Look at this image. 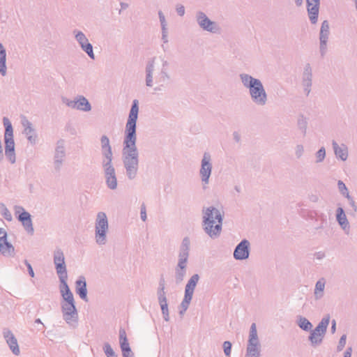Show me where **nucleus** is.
Masks as SVG:
<instances>
[{
	"label": "nucleus",
	"instance_id": "obj_1",
	"mask_svg": "<svg viewBox=\"0 0 357 357\" xmlns=\"http://www.w3.org/2000/svg\"><path fill=\"white\" fill-rule=\"evenodd\" d=\"M139 113V102L132 101L126 124L122 149V162L126 169V175L129 180L137 177L139 169V151L137 142V121Z\"/></svg>",
	"mask_w": 357,
	"mask_h": 357
},
{
	"label": "nucleus",
	"instance_id": "obj_2",
	"mask_svg": "<svg viewBox=\"0 0 357 357\" xmlns=\"http://www.w3.org/2000/svg\"><path fill=\"white\" fill-rule=\"evenodd\" d=\"M239 78L243 86L248 89L252 101L258 106H264L268 96L261 81L247 73H241Z\"/></svg>",
	"mask_w": 357,
	"mask_h": 357
},
{
	"label": "nucleus",
	"instance_id": "obj_3",
	"mask_svg": "<svg viewBox=\"0 0 357 357\" xmlns=\"http://www.w3.org/2000/svg\"><path fill=\"white\" fill-rule=\"evenodd\" d=\"M223 214L214 206H209L203 210V229L211 238H218L221 233Z\"/></svg>",
	"mask_w": 357,
	"mask_h": 357
},
{
	"label": "nucleus",
	"instance_id": "obj_4",
	"mask_svg": "<svg viewBox=\"0 0 357 357\" xmlns=\"http://www.w3.org/2000/svg\"><path fill=\"white\" fill-rule=\"evenodd\" d=\"M3 123L5 128V155L11 164H14L16 162V155L15 151L13 126L7 117H3Z\"/></svg>",
	"mask_w": 357,
	"mask_h": 357
},
{
	"label": "nucleus",
	"instance_id": "obj_5",
	"mask_svg": "<svg viewBox=\"0 0 357 357\" xmlns=\"http://www.w3.org/2000/svg\"><path fill=\"white\" fill-rule=\"evenodd\" d=\"M61 308L65 321L71 326H75L78 321V312L74 297L63 299Z\"/></svg>",
	"mask_w": 357,
	"mask_h": 357
},
{
	"label": "nucleus",
	"instance_id": "obj_6",
	"mask_svg": "<svg viewBox=\"0 0 357 357\" xmlns=\"http://www.w3.org/2000/svg\"><path fill=\"white\" fill-rule=\"evenodd\" d=\"M108 229V220L105 213H98L95 222V239L98 245H103L106 243Z\"/></svg>",
	"mask_w": 357,
	"mask_h": 357
},
{
	"label": "nucleus",
	"instance_id": "obj_7",
	"mask_svg": "<svg viewBox=\"0 0 357 357\" xmlns=\"http://www.w3.org/2000/svg\"><path fill=\"white\" fill-rule=\"evenodd\" d=\"M261 344L255 323L251 324L245 357H260Z\"/></svg>",
	"mask_w": 357,
	"mask_h": 357
},
{
	"label": "nucleus",
	"instance_id": "obj_8",
	"mask_svg": "<svg viewBox=\"0 0 357 357\" xmlns=\"http://www.w3.org/2000/svg\"><path fill=\"white\" fill-rule=\"evenodd\" d=\"M330 322V315L324 317L314 330L310 331L308 340L312 347L320 345L324 340Z\"/></svg>",
	"mask_w": 357,
	"mask_h": 357
},
{
	"label": "nucleus",
	"instance_id": "obj_9",
	"mask_svg": "<svg viewBox=\"0 0 357 357\" xmlns=\"http://www.w3.org/2000/svg\"><path fill=\"white\" fill-rule=\"evenodd\" d=\"M113 160L101 162L103 169V174L107 187L110 190H116L118 186L116 170L114 167Z\"/></svg>",
	"mask_w": 357,
	"mask_h": 357
},
{
	"label": "nucleus",
	"instance_id": "obj_10",
	"mask_svg": "<svg viewBox=\"0 0 357 357\" xmlns=\"http://www.w3.org/2000/svg\"><path fill=\"white\" fill-rule=\"evenodd\" d=\"M196 21L201 29L210 33H216L220 31L218 24L211 20L202 11H197L195 15Z\"/></svg>",
	"mask_w": 357,
	"mask_h": 357
},
{
	"label": "nucleus",
	"instance_id": "obj_11",
	"mask_svg": "<svg viewBox=\"0 0 357 357\" xmlns=\"http://www.w3.org/2000/svg\"><path fill=\"white\" fill-rule=\"evenodd\" d=\"M66 156L65 142L63 139H59L56 142L53 158L54 169L56 172L61 171Z\"/></svg>",
	"mask_w": 357,
	"mask_h": 357
},
{
	"label": "nucleus",
	"instance_id": "obj_12",
	"mask_svg": "<svg viewBox=\"0 0 357 357\" xmlns=\"http://www.w3.org/2000/svg\"><path fill=\"white\" fill-rule=\"evenodd\" d=\"M62 102L72 109H76L83 112H89L91 109L90 102L83 96H77L73 100L68 99L67 98H62Z\"/></svg>",
	"mask_w": 357,
	"mask_h": 357
},
{
	"label": "nucleus",
	"instance_id": "obj_13",
	"mask_svg": "<svg viewBox=\"0 0 357 357\" xmlns=\"http://www.w3.org/2000/svg\"><path fill=\"white\" fill-rule=\"evenodd\" d=\"M211 156L208 152H205L201 161L199 175L204 184H208L212 172Z\"/></svg>",
	"mask_w": 357,
	"mask_h": 357
},
{
	"label": "nucleus",
	"instance_id": "obj_14",
	"mask_svg": "<svg viewBox=\"0 0 357 357\" xmlns=\"http://www.w3.org/2000/svg\"><path fill=\"white\" fill-rule=\"evenodd\" d=\"M15 215L17 220L22 223L24 229L31 234H33L34 229L31 220V214L26 211L21 206H15Z\"/></svg>",
	"mask_w": 357,
	"mask_h": 357
},
{
	"label": "nucleus",
	"instance_id": "obj_15",
	"mask_svg": "<svg viewBox=\"0 0 357 357\" xmlns=\"http://www.w3.org/2000/svg\"><path fill=\"white\" fill-rule=\"evenodd\" d=\"M0 254L6 257H13L15 255L14 246L8 241V234L3 228L0 227Z\"/></svg>",
	"mask_w": 357,
	"mask_h": 357
},
{
	"label": "nucleus",
	"instance_id": "obj_16",
	"mask_svg": "<svg viewBox=\"0 0 357 357\" xmlns=\"http://www.w3.org/2000/svg\"><path fill=\"white\" fill-rule=\"evenodd\" d=\"M73 34L82 50L87 54L89 58L94 60L95 54L93 53V45L89 42L85 34L82 31L77 29L73 31Z\"/></svg>",
	"mask_w": 357,
	"mask_h": 357
},
{
	"label": "nucleus",
	"instance_id": "obj_17",
	"mask_svg": "<svg viewBox=\"0 0 357 357\" xmlns=\"http://www.w3.org/2000/svg\"><path fill=\"white\" fill-rule=\"evenodd\" d=\"M330 35V26L327 20H324L321 26L319 32V52L321 57L327 52V43Z\"/></svg>",
	"mask_w": 357,
	"mask_h": 357
},
{
	"label": "nucleus",
	"instance_id": "obj_18",
	"mask_svg": "<svg viewBox=\"0 0 357 357\" xmlns=\"http://www.w3.org/2000/svg\"><path fill=\"white\" fill-rule=\"evenodd\" d=\"M53 261L57 275L68 273L64 254L61 248H56L54 251Z\"/></svg>",
	"mask_w": 357,
	"mask_h": 357
},
{
	"label": "nucleus",
	"instance_id": "obj_19",
	"mask_svg": "<svg viewBox=\"0 0 357 357\" xmlns=\"http://www.w3.org/2000/svg\"><path fill=\"white\" fill-rule=\"evenodd\" d=\"M312 69L310 63H306L301 76V83L305 94L308 96L312 86Z\"/></svg>",
	"mask_w": 357,
	"mask_h": 357
},
{
	"label": "nucleus",
	"instance_id": "obj_20",
	"mask_svg": "<svg viewBox=\"0 0 357 357\" xmlns=\"http://www.w3.org/2000/svg\"><path fill=\"white\" fill-rule=\"evenodd\" d=\"M250 246L249 241L242 240L234 249V258L236 260L247 259L250 255Z\"/></svg>",
	"mask_w": 357,
	"mask_h": 357
},
{
	"label": "nucleus",
	"instance_id": "obj_21",
	"mask_svg": "<svg viewBox=\"0 0 357 357\" xmlns=\"http://www.w3.org/2000/svg\"><path fill=\"white\" fill-rule=\"evenodd\" d=\"M100 149L102 153V162L113 160V152L109 137L103 135L100 137Z\"/></svg>",
	"mask_w": 357,
	"mask_h": 357
},
{
	"label": "nucleus",
	"instance_id": "obj_22",
	"mask_svg": "<svg viewBox=\"0 0 357 357\" xmlns=\"http://www.w3.org/2000/svg\"><path fill=\"white\" fill-rule=\"evenodd\" d=\"M21 123L24 128L23 134L26 135L28 142L31 145H35L38 135L32 126V123L25 116L22 118Z\"/></svg>",
	"mask_w": 357,
	"mask_h": 357
},
{
	"label": "nucleus",
	"instance_id": "obj_23",
	"mask_svg": "<svg viewBox=\"0 0 357 357\" xmlns=\"http://www.w3.org/2000/svg\"><path fill=\"white\" fill-rule=\"evenodd\" d=\"M3 335L13 354L15 356H19L20 354V350L19 348L17 340L13 332L8 328H4L3 330Z\"/></svg>",
	"mask_w": 357,
	"mask_h": 357
},
{
	"label": "nucleus",
	"instance_id": "obj_24",
	"mask_svg": "<svg viewBox=\"0 0 357 357\" xmlns=\"http://www.w3.org/2000/svg\"><path fill=\"white\" fill-rule=\"evenodd\" d=\"M307 10L312 24L317 22L320 0H306Z\"/></svg>",
	"mask_w": 357,
	"mask_h": 357
},
{
	"label": "nucleus",
	"instance_id": "obj_25",
	"mask_svg": "<svg viewBox=\"0 0 357 357\" xmlns=\"http://www.w3.org/2000/svg\"><path fill=\"white\" fill-rule=\"evenodd\" d=\"M190 250V238L185 236L183 238L180 245L178 255V261H187L188 260Z\"/></svg>",
	"mask_w": 357,
	"mask_h": 357
},
{
	"label": "nucleus",
	"instance_id": "obj_26",
	"mask_svg": "<svg viewBox=\"0 0 357 357\" xmlns=\"http://www.w3.org/2000/svg\"><path fill=\"white\" fill-rule=\"evenodd\" d=\"M59 279L60 285L59 290L63 299L69 298L74 297L73 294L70 289V287L67 283L68 273L58 275Z\"/></svg>",
	"mask_w": 357,
	"mask_h": 357
},
{
	"label": "nucleus",
	"instance_id": "obj_27",
	"mask_svg": "<svg viewBox=\"0 0 357 357\" xmlns=\"http://www.w3.org/2000/svg\"><path fill=\"white\" fill-rule=\"evenodd\" d=\"M75 291L82 300L84 301H88L86 282L84 276L81 275L76 280Z\"/></svg>",
	"mask_w": 357,
	"mask_h": 357
},
{
	"label": "nucleus",
	"instance_id": "obj_28",
	"mask_svg": "<svg viewBox=\"0 0 357 357\" xmlns=\"http://www.w3.org/2000/svg\"><path fill=\"white\" fill-rule=\"evenodd\" d=\"M336 220L338 222L340 227L348 234L350 229L349 222L346 216L345 212L342 207H338L336 209Z\"/></svg>",
	"mask_w": 357,
	"mask_h": 357
},
{
	"label": "nucleus",
	"instance_id": "obj_29",
	"mask_svg": "<svg viewBox=\"0 0 357 357\" xmlns=\"http://www.w3.org/2000/svg\"><path fill=\"white\" fill-rule=\"evenodd\" d=\"M332 146L336 158L342 161L347 160L349 155L348 148L344 144L339 145L336 141H332Z\"/></svg>",
	"mask_w": 357,
	"mask_h": 357
},
{
	"label": "nucleus",
	"instance_id": "obj_30",
	"mask_svg": "<svg viewBox=\"0 0 357 357\" xmlns=\"http://www.w3.org/2000/svg\"><path fill=\"white\" fill-rule=\"evenodd\" d=\"M155 58L150 59L146 65L145 73H146V85L149 87H151L153 85V74L155 70Z\"/></svg>",
	"mask_w": 357,
	"mask_h": 357
},
{
	"label": "nucleus",
	"instance_id": "obj_31",
	"mask_svg": "<svg viewBox=\"0 0 357 357\" xmlns=\"http://www.w3.org/2000/svg\"><path fill=\"white\" fill-rule=\"evenodd\" d=\"M187 261H178V264L175 268V279L176 283L181 282L186 274Z\"/></svg>",
	"mask_w": 357,
	"mask_h": 357
},
{
	"label": "nucleus",
	"instance_id": "obj_32",
	"mask_svg": "<svg viewBox=\"0 0 357 357\" xmlns=\"http://www.w3.org/2000/svg\"><path fill=\"white\" fill-rule=\"evenodd\" d=\"M199 280V275L198 274H194L188 281L185 287V295L190 296L192 297L195 289Z\"/></svg>",
	"mask_w": 357,
	"mask_h": 357
},
{
	"label": "nucleus",
	"instance_id": "obj_33",
	"mask_svg": "<svg viewBox=\"0 0 357 357\" xmlns=\"http://www.w3.org/2000/svg\"><path fill=\"white\" fill-rule=\"evenodd\" d=\"M0 74L3 77L7 74L6 50L1 43H0Z\"/></svg>",
	"mask_w": 357,
	"mask_h": 357
},
{
	"label": "nucleus",
	"instance_id": "obj_34",
	"mask_svg": "<svg viewBox=\"0 0 357 357\" xmlns=\"http://www.w3.org/2000/svg\"><path fill=\"white\" fill-rule=\"evenodd\" d=\"M298 326L305 331H310L312 328V323L305 317L299 316L297 319Z\"/></svg>",
	"mask_w": 357,
	"mask_h": 357
},
{
	"label": "nucleus",
	"instance_id": "obj_35",
	"mask_svg": "<svg viewBox=\"0 0 357 357\" xmlns=\"http://www.w3.org/2000/svg\"><path fill=\"white\" fill-rule=\"evenodd\" d=\"M325 288V282L319 280L316 282L314 289V297L317 300L320 299L324 296V290Z\"/></svg>",
	"mask_w": 357,
	"mask_h": 357
},
{
	"label": "nucleus",
	"instance_id": "obj_36",
	"mask_svg": "<svg viewBox=\"0 0 357 357\" xmlns=\"http://www.w3.org/2000/svg\"><path fill=\"white\" fill-rule=\"evenodd\" d=\"M169 79L170 76L168 74L167 69L161 68L160 72L156 77V82L161 84V86H162L164 84L167 83Z\"/></svg>",
	"mask_w": 357,
	"mask_h": 357
},
{
	"label": "nucleus",
	"instance_id": "obj_37",
	"mask_svg": "<svg viewBox=\"0 0 357 357\" xmlns=\"http://www.w3.org/2000/svg\"><path fill=\"white\" fill-rule=\"evenodd\" d=\"M161 308L162 317L165 321H169V314L168 310L167 300L158 302Z\"/></svg>",
	"mask_w": 357,
	"mask_h": 357
},
{
	"label": "nucleus",
	"instance_id": "obj_38",
	"mask_svg": "<svg viewBox=\"0 0 357 357\" xmlns=\"http://www.w3.org/2000/svg\"><path fill=\"white\" fill-rule=\"evenodd\" d=\"M325 158L326 149L324 146H322L315 153V162L321 163L325 160Z\"/></svg>",
	"mask_w": 357,
	"mask_h": 357
},
{
	"label": "nucleus",
	"instance_id": "obj_39",
	"mask_svg": "<svg viewBox=\"0 0 357 357\" xmlns=\"http://www.w3.org/2000/svg\"><path fill=\"white\" fill-rule=\"evenodd\" d=\"M337 188L340 192L346 198H350L349 190L344 184V183L342 181H338L337 182Z\"/></svg>",
	"mask_w": 357,
	"mask_h": 357
},
{
	"label": "nucleus",
	"instance_id": "obj_40",
	"mask_svg": "<svg viewBox=\"0 0 357 357\" xmlns=\"http://www.w3.org/2000/svg\"><path fill=\"white\" fill-rule=\"evenodd\" d=\"M102 349L107 357H118L109 343H104Z\"/></svg>",
	"mask_w": 357,
	"mask_h": 357
},
{
	"label": "nucleus",
	"instance_id": "obj_41",
	"mask_svg": "<svg viewBox=\"0 0 357 357\" xmlns=\"http://www.w3.org/2000/svg\"><path fill=\"white\" fill-rule=\"evenodd\" d=\"M120 347L122 351L123 357L126 356V354H130L131 353V349L128 341L120 342Z\"/></svg>",
	"mask_w": 357,
	"mask_h": 357
},
{
	"label": "nucleus",
	"instance_id": "obj_42",
	"mask_svg": "<svg viewBox=\"0 0 357 357\" xmlns=\"http://www.w3.org/2000/svg\"><path fill=\"white\" fill-rule=\"evenodd\" d=\"M192 298V296L184 294V298L181 303V307L183 309V311H186L188 310Z\"/></svg>",
	"mask_w": 357,
	"mask_h": 357
},
{
	"label": "nucleus",
	"instance_id": "obj_43",
	"mask_svg": "<svg viewBox=\"0 0 357 357\" xmlns=\"http://www.w3.org/2000/svg\"><path fill=\"white\" fill-rule=\"evenodd\" d=\"M1 215L8 221H11L13 219L10 212L3 204H1Z\"/></svg>",
	"mask_w": 357,
	"mask_h": 357
},
{
	"label": "nucleus",
	"instance_id": "obj_44",
	"mask_svg": "<svg viewBox=\"0 0 357 357\" xmlns=\"http://www.w3.org/2000/svg\"><path fill=\"white\" fill-rule=\"evenodd\" d=\"M231 343L229 341H225L222 344L223 350L226 356L229 357L231 352Z\"/></svg>",
	"mask_w": 357,
	"mask_h": 357
},
{
	"label": "nucleus",
	"instance_id": "obj_45",
	"mask_svg": "<svg viewBox=\"0 0 357 357\" xmlns=\"http://www.w3.org/2000/svg\"><path fill=\"white\" fill-rule=\"evenodd\" d=\"M346 339L347 336L346 335H342L339 340L338 345L337 347V350L338 351H340L343 349L346 344Z\"/></svg>",
	"mask_w": 357,
	"mask_h": 357
},
{
	"label": "nucleus",
	"instance_id": "obj_46",
	"mask_svg": "<svg viewBox=\"0 0 357 357\" xmlns=\"http://www.w3.org/2000/svg\"><path fill=\"white\" fill-rule=\"evenodd\" d=\"M304 153V147L301 144L296 145L295 148V155L297 158H300Z\"/></svg>",
	"mask_w": 357,
	"mask_h": 357
},
{
	"label": "nucleus",
	"instance_id": "obj_47",
	"mask_svg": "<svg viewBox=\"0 0 357 357\" xmlns=\"http://www.w3.org/2000/svg\"><path fill=\"white\" fill-rule=\"evenodd\" d=\"M158 302L167 300L165 289L158 288L157 291Z\"/></svg>",
	"mask_w": 357,
	"mask_h": 357
},
{
	"label": "nucleus",
	"instance_id": "obj_48",
	"mask_svg": "<svg viewBox=\"0 0 357 357\" xmlns=\"http://www.w3.org/2000/svg\"><path fill=\"white\" fill-rule=\"evenodd\" d=\"M158 17H159L162 29H167V23H166V20H165V17L161 10H160L158 12Z\"/></svg>",
	"mask_w": 357,
	"mask_h": 357
},
{
	"label": "nucleus",
	"instance_id": "obj_49",
	"mask_svg": "<svg viewBox=\"0 0 357 357\" xmlns=\"http://www.w3.org/2000/svg\"><path fill=\"white\" fill-rule=\"evenodd\" d=\"M128 341L126 332L124 328H120L119 329V343Z\"/></svg>",
	"mask_w": 357,
	"mask_h": 357
},
{
	"label": "nucleus",
	"instance_id": "obj_50",
	"mask_svg": "<svg viewBox=\"0 0 357 357\" xmlns=\"http://www.w3.org/2000/svg\"><path fill=\"white\" fill-rule=\"evenodd\" d=\"M140 217L142 221H146L147 219L146 206L144 204L141 206Z\"/></svg>",
	"mask_w": 357,
	"mask_h": 357
},
{
	"label": "nucleus",
	"instance_id": "obj_51",
	"mask_svg": "<svg viewBox=\"0 0 357 357\" xmlns=\"http://www.w3.org/2000/svg\"><path fill=\"white\" fill-rule=\"evenodd\" d=\"M24 264L26 265V266L27 267V270H28V272H29V275L31 277V278H33L35 274H34V271L33 270V268L31 265V264L26 260L25 259L24 261Z\"/></svg>",
	"mask_w": 357,
	"mask_h": 357
},
{
	"label": "nucleus",
	"instance_id": "obj_52",
	"mask_svg": "<svg viewBox=\"0 0 357 357\" xmlns=\"http://www.w3.org/2000/svg\"><path fill=\"white\" fill-rule=\"evenodd\" d=\"M176 13L179 16H183L185 14V8L183 5H177L176 8Z\"/></svg>",
	"mask_w": 357,
	"mask_h": 357
},
{
	"label": "nucleus",
	"instance_id": "obj_53",
	"mask_svg": "<svg viewBox=\"0 0 357 357\" xmlns=\"http://www.w3.org/2000/svg\"><path fill=\"white\" fill-rule=\"evenodd\" d=\"M314 257L318 260H321L326 257V254L323 251L316 252L314 255Z\"/></svg>",
	"mask_w": 357,
	"mask_h": 357
},
{
	"label": "nucleus",
	"instance_id": "obj_54",
	"mask_svg": "<svg viewBox=\"0 0 357 357\" xmlns=\"http://www.w3.org/2000/svg\"><path fill=\"white\" fill-rule=\"evenodd\" d=\"M162 40L163 43H165L168 42L167 29H162Z\"/></svg>",
	"mask_w": 357,
	"mask_h": 357
},
{
	"label": "nucleus",
	"instance_id": "obj_55",
	"mask_svg": "<svg viewBox=\"0 0 357 357\" xmlns=\"http://www.w3.org/2000/svg\"><path fill=\"white\" fill-rule=\"evenodd\" d=\"M349 201L350 206L353 208L354 211H357V206L354 200V199L350 196V198H347Z\"/></svg>",
	"mask_w": 357,
	"mask_h": 357
},
{
	"label": "nucleus",
	"instance_id": "obj_56",
	"mask_svg": "<svg viewBox=\"0 0 357 357\" xmlns=\"http://www.w3.org/2000/svg\"><path fill=\"white\" fill-rule=\"evenodd\" d=\"M233 138H234V140L236 142H237V143L240 142V141H241V135H240V134H239L238 132H236V131H235V132H233Z\"/></svg>",
	"mask_w": 357,
	"mask_h": 357
},
{
	"label": "nucleus",
	"instance_id": "obj_57",
	"mask_svg": "<svg viewBox=\"0 0 357 357\" xmlns=\"http://www.w3.org/2000/svg\"><path fill=\"white\" fill-rule=\"evenodd\" d=\"M331 331L332 334L335 333L336 331V321L335 319H333L331 321Z\"/></svg>",
	"mask_w": 357,
	"mask_h": 357
},
{
	"label": "nucleus",
	"instance_id": "obj_58",
	"mask_svg": "<svg viewBox=\"0 0 357 357\" xmlns=\"http://www.w3.org/2000/svg\"><path fill=\"white\" fill-rule=\"evenodd\" d=\"M351 348H347L344 354V357H351Z\"/></svg>",
	"mask_w": 357,
	"mask_h": 357
},
{
	"label": "nucleus",
	"instance_id": "obj_59",
	"mask_svg": "<svg viewBox=\"0 0 357 357\" xmlns=\"http://www.w3.org/2000/svg\"><path fill=\"white\" fill-rule=\"evenodd\" d=\"M35 323H36V324H41V326H42V328H38V331H43V330L45 328V326H44V324L42 323V321H41L40 319H36L35 320Z\"/></svg>",
	"mask_w": 357,
	"mask_h": 357
},
{
	"label": "nucleus",
	"instance_id": "obj_60",
	"mask_svg": "<svg viewBox=\"0 0 357 357\" xmlns=\"http://www.w3.org/2000/svg\"><path fill=\"white\" fill-rule=\"evenodd\" d=\"M158 288H162V289H165V280L163 278H161L159 282V287Z\"/></svg>",
	"mask_w": 357,
	"mask_h": 357
},
{
	"label": "nucleus",
	"instance_id": "obj_61",
	"mask_svg": "<svg viewBox=\"0 0 357 357\" xmlns=\"http://www.w3.org/2000/svg\"><path fill=\"white\" fill-rule=\"evenodd\" d=\"M168 65H169V63L167 62V61L163 60L162 61V68L167 69Z\"/></svg>",
	"mask_w": 357,
	"mask_h": 357
},
{
	"label": "nucleus",
	"instance_id": "obj_62",
	"mask_svg": "<svg viewBox=\"0 0 357 357\" xmlns=\"http://www.w3.org/2000/svg\"><path fill=\"white\" fill-rule=\"evenodd\" d=\"M121 7L122 9H126L128 7V4L124 2H121Z\"/></svg>",
	"mask_w": 357,
	"mask_h": 357
},
{
	"label": "nucleus",
	"instance_id": "obj_63",
	"mask_svg": "<svg viewBox=\"0 0 357 357\" xmlns=\"http://www.w3.org/2000/svg\"><path fill=\"white\" fill-rule=\"evenodd\" d=\"M303 0H295V3L297 6H300L302 5Z\"/></svg>",
	"mask_w": 357,
	"mask_h": 357
},
{
	"label": "nucleus",
	"instance_id": "obj_64",
	"mask_svg": "<svg viewBox=\"0 0 357 357\" xmlns=\"http://www.w3.org/2000/svg\"><path fill=\"white\" fill-rule=\"evenodd\" d=\"M234 190L238 193L241 192V187L239 185H235Z\"/></svg>",
	"mask_w": 357,
	"mask_h": 357
}]
</instances>
